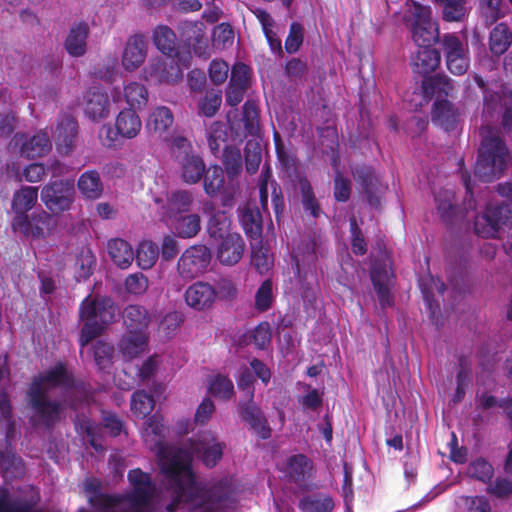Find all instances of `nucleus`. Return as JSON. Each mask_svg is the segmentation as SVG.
<instances>
[{"instance_id": "nucleus-59", "label": "nucleus", "mask_w": 512, "mask_h": 512, "mask_svg": "<svg viewBox=\"0 0 512 512\" xmlns=\"http://www.w3.org/2000/svg\"><path fill=\"white\" fill-rule=\"evenodd\" d=\"M273 257L269 250L262 245H253L251 248V264L260 274H265L273 266Z\"/></svg>"}, {"instance_id": "nucleus-49", "label": "nucleus", "mask_w": 512, "mask_h": 512, "mask_svg": "<svg viewBox=\"0 0 512 512\" xmlns=\"http://www.w3.org/2000/svg\"><path fill=\"white\" fill-rule=\"evenodd\" d=\"M245 170L248 174H255L262 161V148L257 139H249L244 146Z\"/></svg>"}, {"instance_id": "nucleus-9", "label": "nucleus", "mask_w": 512, "mask_h": 512, "mask_svg": "<svg viewBox=\"0 0 512 512\" xmlns=\"http://www.w3.org/2000/svg\"><path fill=\"white\" fill-rule=\"evenodd\" d=\"M203 188L210 197L221 196L223 207L231 208L239 192V184L231 179L225 180L224 170L218 165L210 166L203 175Z\"/></svg>"}, {"instance_id": "nucleus-35", "label": "nucleus", "mask_w": 512, "mask_h": 512, "mask_svg": "<svg viewBox=\"0 0 512 512\" xmlns=\"http://www.w3.org/2000/svg\"><path fill=\"white\" fill-rule=\"evenodd\" d=\"M435 202L441 220L447 226L454 225L458 210L454 193L450 190H441L435 195Z\"/></svg>"}, {"instance_id": "nucleus-25", "label": "nucleus", "mask_w": 512, "mask_h": 512, "mask_svg": "<svg viewBox=\"0 0 512 512\" xmlns=\"http://www.w3.org/2000/svg\"><path fill=\"white\" fill-rule=\"evenodd\" d=\"M203 211L210 216L207 223V232L210 238L218 241L232 235L233 232L230 231L231 220L225 211L215 210L212 202H205Z\"/></svg>"}, {"instance_id": "nucleus-55", "label": "nucleus", "mask_w": 512, "mask_h": 512, "mask_svg": "<svg viewBox=\"0 0 512 512\" xmlns=\"http://www.w3.org/2000/svg\"><path fill=\"white\" fill-rule=\"evenodd\" d=\"M176 230L182 238H192L201 230V218L198 214H189L177 218Z\"/></svg>"}, {"instance_id": "nucleus-52", "label": "nucleus", "mask_w": 512, "mask_h": 512, "mask_svg": "<svg viewBox=\"0 0 512 512\" xmlns=\"http://www.w3.org/2000/svg\"><path fill=\"white\" fill-rule=\"evenodd\" d=\"M208 390L216 398L229 400L234 395V384L228 376L217 374L210 380Z\"/></svg>"}, {"instance_id": "nucleus-62", "label": "nucleus", "mask_w": 512, "mask_h": 512, "mask_svg": "<svg viewBox=\"0 0 512 512\" xmlns=\"http://www.w3.org/2000/svg\"><path fill=\"white\" fill-rule=\"evenodd\" d=\"M221 103V91H207L198 104L199 114L208 118L213 117L218 112Z\"/></svg>"}, {"instance_id": "nucleus-28", "label": "nucleus", "mask_w": 512, "mask_h": 512, "mask_svg": "<svg viewBox=\"0 0 512 512\" xmlns=\"http://www.w3.org/2000/svg\"><path fill=\"white\" fill-rule=\"evenodd\" d=\"M89 35V26L86 22L74 24L66 37L65 49L72 57H81L87 50V38Z\"/></svg>"}, {"instance_id": "nucleus-14", "label": "nucleus", "mask_w": 512, "mask_h": 512, "mask_svg": "<svg viewBox=\"0 0 512 512\" xmlns=\"http://www.w3.org/2000/svg\"><path fill=\"white\" fill-rule=\"evenodd\" d=\"M84 492L87 495L88 503L94 509L101 512H110L118 505L124 503L121 494L102 493V482L95 477H88L84 480Z\"/></svg>"}, {"instance_id": "nucleus-64", "label": "nucleus", "mask_w": 512, "mask_h": 512, "mask_svg": "<svg viewBox=\"0 0 512 512\" xmlns=\"http://www.w3.org/2000/svg\"><path fill=\"white\" fill-rule=\"evenodd\" d=\"M273 300V283L270 279H266L256 291L255 309L258 312H266L272 307Z\"/></svg>"}, {"instance_id": "nucleus-20", "label": "nucleus", "mask_w": 512, "mask_h": 512, "mask_svg": "<svg viewBox=\"0 0 512 512\" xmlns=\"http://www.w3.org/2000/svg\"><path fill=\"white\" fill-rule=\"evenodd\" d=\"M454 90L453 81L445 74L437 73L424 77L421 81V92L425 101L448 100Z\"/></svg>"}, {"instance_id": "nucleus-58", "label": "nucleus", "mask_w": 512, "mask_h": 512, "mask_svg": "<svg viewBox=\"0 0 512 512\" xmlns=\"http://www.w3.org/2000/svg\"><path fill=\"white\" fill-rule=\"evenodd\" d=\"M244 128L249 135L259 132V108L255 101L247 100L242 107Z\"/></svg>"}, {"instance_id": "nucleus-47", "label": "nucleus", "mask_w": 512, "mask_h": 512, "mask_svg": "<svg viewBox=\"0 0 512 512\" xmlns=\"http://www.w3.org/2000/svg\"><path fill=\"white\" fill-rule=\"evenodd\" d=\"M174 122V116L170 108L166 106L156 107L149 115L147 127L156 133L167 131Z\"/></svg>"}, {"instance_id": "nucleus-29", "label": "nucleus", "mask_w": 512, "mask_h": 512, "mask_svg": "<svg viewBox=\"0 0 512 512\" xmlns=\"http://www.w3.org/2000/svg\"><path fill=\"white\" fill-rule=\"evenodd\" d=\"M432 121L441 126L445 131L456 128L459 112L449 100L435 101L432 106Z\"/></svg>"}, {"instance_id": "nucleus-15", "label": "nucleus", "mask_w": 512, "mask_h": 512, "mask_svg": "<svg viewBox=\"0 0 512 512\" xmlns=\"http://www.w3.org/2000/svg\"><path fill=\"white\" fill-rule=\"evenodd\" d=\"M157 57L153 59L146 68V78L155 83H174L181 79L183 72L174 59Z\"/></svg>"}, {"instance_id": "nucleus-1", "label": "nucleus", "mask_w": 512, "mask_h": 512, "mask_svg": "<svg viewBox=\"0 0 512 512\" xmlns=\"http://www.w3.org/2000/svg\"><path fill=\"white\" fill-rule=\"evenodd\" d=\"M159 467L166 480L173 500L166 506L167 512H175L181 502L189 504L193 510L205 508L220 511L232 494L231 482L222 478L210 487L196 481L192 469V456L182 448L159 449Z\"/></svg>"}, {"instance_id": "nucleus-8", "label": "nucleus", "mask_w": 512, "mask_h": 512, "mask_svg": "<svg viewBox=\"0 0 512 512\" xmlns=\"http://www.w3.org/2000/svg\"><path fill=\"white\" fill-rule=\"evenodd\" d=\"M507 224L512 225V206L488 204L484 213L475 217L474 231L482 238H495L501 227Z\"/></svg>"}, {"instance_id": "nucleus-40", "label": "nucleus", "mask_w": 512, "mask_h": 512, "mask_svg": "<svg viewBox=\"0 0 512 512\" xmlns=\"http://www.w3.org/2000/svg\"><path fill=\"white\" fill-rule=\"evenodd\" d=\"M51 149V141L46 133L40 132L26 140L20 148L23 157L34 159L48 153Z\"/></svg>"}, {"instance_id": "nucleus-2", "label": "nucleus", "mask_w": 512, "mask_h": 512, "mask_svg": "<svg viewBox=\"0 0 512 512\" xmlns=\"http://www.w3.org/2000/svg\"><path fill=\"white\" fill-rule=\"evenodd\" d=\"M119 308L111 297L88 295L79 306V316L83 322L79 344L84 347L100 336L116 321Z\"/></svg>"}, {"instance_id": "nucleus-16", "label": "nucleus", "mask_w": 512, "mask_h": 512, "mask_svg": "<svg viewBox=\"0 0 512 512\" xmlns=\"http://www.w3.org/2000/svg\"><path fill=\"white\" fill-rule=\"evenodd\" d=\"M224 447V444L210 433L200 436L191 445L192 452L208 468H213L221 460Z\"/></svg>"}, {"instance_id": "nucleus-56", "label": "nucleus", "mask_w": 512, "mask_h": 512, "mask_svg": "<svg viewBox=\"0 0 512 512\" xmlns=\"http://www.w3.org/2000/svg\"><path fill=\"white\" fill-rule=\"evenodd\" d=\"M155 401L149 393L144 390L135 391L131 397V410L138 417L144 418L154 408Z\"/></svg>"}, {"instance_id": "nucleus-46", "label": "nucleus", "mask_w": 512, "mask_h": 512, "mask_svg": "<svg viewBox=\"0 0 512 512\" xmlns=\"http://www.w3.org/2000/svg\"><path fill=\"white\" fill-rule=\"evenodd\" d=\"M159 255L160 249L158 245L152 241L145 240L138 245L134 258L141 269L147 270L155 265Z\"/></svg>"}, {"instance_id": "nucleus-18", "label": "nucleus", "mask_w": 512, "mask_h": 512, "mask_svg": "<svg viewBox=\"0 0 512 512\" xmlns=\"http://www.w3.org/2000/svg\"><path fill=\"white\" fill-rule=\"evenodd\" d=\"M186 304L196 311H206L212 308L216 300L214 286L204 281L191 284L184 293Z\"/></svg>"}, {"instance_id": "nucleus-19", "label": "nucleus", "mask_w": 512, "mask_h": 512, "mask_svg": "<svg viewBox=\"0 0 512 512\" xmlns=\"http://www.w3.org/2000/svg\"><path fill=\"white\" fill-rule=\"evenodd\" d=\"M352 175L354 180L361 185L368 203L375 208H380L381 201L378 195L380 182L374 169L367 165H357L352 168Z\"/></svg>"}, {"instance_id": "nucleus-37", "label": "nucleus", "mask_w": 512, "mask_h": 512, "mask_svg": "<svg viewBox=\"0 0 512 512\" xmlns=\"http://www.w3.org/2000/svg\"><path fill=\"white\" fill-rule=\"evenodd\" d=\"M53 218L45 211L34 213L31 219L28 218V225L23 230H18L26 236L35 239L45 238L53 228Z\"/></svg>"}, {"instance_id": "nucleus-54", "label": "nucleus", "mask_w": 512, "mask_h": 512, "mask_svg": "<svg viewBox=\"0 0 512 512\" xmlns=\"http://www.w3.org/2000/svg\"><path fill=\"white\" fill-rule=\"evenodd\" d=\"M442 7V18L447 22L461 21L465 15L466 0H434Z\"/></svg>"}, {"instance_id": "nucleus-60", "label": "nucleus", "mask_w": 512, "mask_h": 512, "mask_svg": "<svg viewBox=\"0 0 512 512\" xmlns=\"http://www.w3.org/2000/svg\"><path fill=\"white\" fill-rule=\"evenodd\" d=\"M467 473L476 480L488 483L494 475V468L487 460L480 457L469 464Z\"/></svg>"}, {"instance_id": "nucleus-23", "label": "nucleus", "mask_w": 512, "mask_h": 512, "mask_svg": "<svg viewBox=\"0 0 512 512\" xmlns=\"http://www.w3.org/2000/svg\"><path fill=\"white\" fill-rule=\"evenodd\" d=\"M239 412L243 421L252 429L261 439L266 440L271 437V428L268 425L262 410L253 402L247 400L246 403L239 404Z\"/></svg>"}, {"instance_id": "nucleus-63", "label": "nucleus", "mask_w": 512, "mask_h": 512, "mask_svg": "<svg viewBox=\"0 0 512 512\" xmlns=\"http://www.w3.org/2000/svg\"><path fill=\"white\" fill-rule=\"evenodd\" d=\"M76 427H79V429L86 434L89 444L96 451L103 450V445L101 444L102 434L100 425L96 424L89 418H84L76 423Z\"/></svg>"}, {"instance_id": "nucleus-10", "label": "nucleus", "mask_w": 512, "mask_h": 512, "mask_svg": "<svg viewBox=\"0 0 512 512\" xmlns=\"http://www.w3.org/2000/svg\"><path fill=\"white\" fill-rule=\"evenodd\" d=\"M128 480L132 486L130 493L122 494L124 503H129V510L126 512H141V509L148 506L155 492L150 474L136 468L128 472Z\"/></svg>"}, {"instance_id": "nucleus-22", "label": "nucleus", "mask_w": 512, "mask_h": 512, "mask_svg": "<svg viewBox=\"0 0 512 512\" xmlns=\"http://www.w3.org/2000/svg\"><path fill=\"white\" fill-rule=\"evenodd\" d=\"M84 112L93 121L108 117L110 100L107 92L99 87L89 88L84 96Z\"/></svg>"}, {"instance_id": "nucleus-61", "label": "nucleus", "mask_w": 512, "mask_h": 512, "mask_svg": "<svg viewBox=\"0 0 512 512\" xmlns=\"http://www.w3.org/2000/svg\"><path fill=\"white\" fill-rule=\"evenodd\" d=\"M300 191L304 210L309 211L313 217L317 218L320 215L321 209L315 197L313 187L306 178L300 180Z\"/></svg>"}, {"instance_id": "nucleus-4", "label": "nucleus", "mask_w": 512, "mask_h": 512, "mask_svg": "<svg viewBox=\"0 0 512 512\" xmlns=\"http://www.w3.org/2000/svg\"><path fill=\"white\" fill-rule=\"evenodd\" d=\"M27 403L31 410L29 422L32 426L53 428L61 420L62 404L48 397L47 389L38 382H31L27 390Z\"/></svg>"}, {"instance_id": "nucleus-39", "label": "nucleus", "mask_w": 512, "mask_h": 512, "mask_svg": "<svg viewBox=\"0 0 512 512\" xmlns=\"http://www.w3.org/2000/svg\"><path fill=\"white\" fill-rule=\"evenodd\" d=\"M147 346V337L143 331L127 332L119 342V349L125 358L133 359Z\"/></svg>"}, {"instance_id": "nucleus-33", "label": "nucleus", "mask_w": 512, "mask_h": 512, "mask_svg": "<svg viewBox=\"0 0 512 512\" xmlns=\"http://www.w3.org/2000/svg\"><path fill=\"white\" fill-rule=\"evenodd\" d=\"M77 187L84 198L96 200L102 196L103 183L96 170H87L80 175Z\"/></svg>"}, {"instance_id": "nucleus-24", "label": "nucleus", "mask_w": 512, "mask_h": 512, "mask_svg": "<svg viewBox=\"0 0 512 512\" xmlns=\"http://www.w3.org/2000/svg\"><path fill=\"white\" fill-rule=\"evenodd\" d=\"M147 56V42L144 35L131 36L125 45L122 54V65L127 71H134L140 67Z\"/></svg>"}, {"instance_id": "nucleus-5", "label": "nucleus", "mask_w": 512, "mask_h": 512, "mask_svg": "<svg viewBox=\"0 0 512 512\" xmlns=\"http://www.w3.org/2000/svg\"><path fill=\"white\" fill-rule=\"evenodd\" d=\"M412 10L403 18L412 40L418 46H431L442 37L437 22L432 20V11L417 1H411Z\"/></svg>"}, {"instance_id": "nucleus-42", "label": "nucleus", "mask_w": 512, "mask_h": 512, "mask_svg": "<svg viewBox=\"0 0 512 512\" xmlns=\"http://www.w3.org/2000/svg\"><path fill=\"white\" fill-rule=\"evenodd\" d=\"M258 185L270 186L271 188V201L274 208L276 217L282 213L284 209V198L280 185L272 179V170L268 164H265L262 168Z\"/></svg>"}, {"instance_id": "nucleus-50", "label": "nucleus", "mask_w": 512, "mask_h": 512, "mask_svg": "<svg viewBox=\"0 0 512 512\" xmlns=\"http://www.w3.org/2000/svg\"><path fill=\"white\" fill-rule=\"evenodd\" d=\"M310 469H312V462L304 454L292 455L287 461L288 474L294 482L303 481Z\"/></svg>"}, {"instance_id": "nucleus-11", "label": "nucleus", "mask_w": 512, "mask_h": 512, "mask_svg": "<svg viewBox=\"0 0 512 512\" xmlns=\"http://www.w3.org/2000/svg\"><path fill=\"white\" fill-rule=\"evenodd\" d=\"M211 261L210 249L203 244L188 247L177 262V272L183 279H194L203 274Z\"/></svg>"}, {"instance_id": "nucleus-17", "label": "nucleus", "mask_w": 512, "mask_h": 512, "mask_svg": "<svg viewBox=\"0 0 512 512\" xmlns=\"http://www.w3.org/2000/svg\"><path fill=\"white\" fill-rule=\"evenodd\" d=\"M245 247L242 236L237 232H233L232 235L218 240L216 257L220 264L234 266L242 259Z\"/></svg>"}, {"instance_id": "nucleus-41", "label": "nucleus", "mask_w": 512, "mask_h": 512, "mask_svg": "<svg viewBox=\"0 0 512 512\" xmlns=\"http://www.w3.org/2000/svg\"><path fill=\"white\" fill-rule=\"evenodd\" d=\"M420 287L424 302L430 313V318L432 320H435L437 314L440 313V305L438 301L434 299L433 288H435L440 295H443L446 290L445 283L441 281L439 278H434L430 276L429 283L426 284L422 282L420 284Z\"/></svg>"}, {"instance_id": "nucleus-44", "label": "nucleus", "mask_w": 512, "mask_h": 512, "mask_svg": "<svg viewBox=\"0 0 512 512\" xmlns=\"http://www.w3.org/2000/svg\"><path fill=\"white\" fill-rule=\"evenodd\" d=\"M240 224L245 234L257 239L262 234V216L258 209L244 207L240 212Z\"/></svg>"}, {"instance_id": "nucleus-51", "label": "nucleus", "mask_w": 512, "mask_h": 512, "mask_svg": "<svg viewBox=\"0 0 512 512\" xmlns=\"http://www.w3.org/2000/svg\"><path fill=\"white\" fill-rule=\"evenodd\" d=\"M94 361L97 367L104 372H108L113 365L114 347L103 341L98 340L93 346Z\"/></svg>"}, {"instance_id": "nucleus-30", "label": "nucleus", "mask_w": 512, "mask_h": 512, "mask_svg": "<svg viewBox=\"0 0 512 512\" xmlns=\"http://www.w3.org/2000/svg\"><path fill=\"white\" fill-rule=\"evenodd\" d=\"M153 43L164 55L178 56V45L175 32L167 25H158L153 30Z\"/></svg>"}, {"instance_id": "nucleus-32", "label": "nucleus", "mask_w": 512, "mask_h": 512, "mask_svg": "<svg viewBox=\"0 0 512 512\" xmlns=\"http://www.w3.org/2000/svg\"><path fill=\"white\" fill-rule=\"evenodd\" d=\"M141 120L135 110L123 109L116 117L115 127L124 138H135L141 130Z\"/></svg>"}, {"instance_id": "nucleus-57", "label": "nucleus", "mask_w": 512, "mask_h": 512, "mask_svg": "<svg viewBox=\"0 0 512 512\" xmlns=\"http://www.w3.org/2000/svg\"><path fill=\"white\" fill-rule=\"evenodd\" d=\"M228 139V126L224 122L215 121L211 124L208 133V146L215 155L220 151Z\"/></svg>"}, {"instance_id": "nucleus-13", "label": "nucleus", "mask_w": 512, "mask_h": 512, "mask_svg": "<svg viewBox=\"0 0 512 512\" xmlns=\"http://www.w3.org/2000/svg\"><path fill=\"white\" fill-rule=\"evenodd\" d=\"M38 199V188L23 186L16 191L12 199V209L15 212L12 226L14 230H23L28 225L27 212L30 211Z\"/></svg>"}, {"instance_id": "nucleus-21", "label": "nucleus", "mask_w": 512, "mask_h": 512, "mask_svg": "<svg viewBox=\"0 0 512 512\" xmlns=\"http://www.w3.org/2000/svg\"><path fill=\"white\" fill-rule=\"evenodd\" d=\"M421 48L411 57V69L415 76L422 78L432 75L441 63V54L432 46Z\"/></svg>"}, {"instance_id": "nucleus-26", "label": "nucleus", "mask_w": 512, "mask_h": 512, "mask_svg": "<svg viewBox=\"0 0 512 512\" xmlns=\"http://www.w3.org/2000/svg\"><path fill=\"white\" fill-rule=\"evenodd\" d=\"M78 135V122L71 115H65L56 128V146L60 154L69 155Z\"/></svg>"}, {"instance_id": "nucleus-3", "label": "nucleus", "mask_w": 512, "mask_h": 512, "mask_svg": "<svg viewBox=\"0 0 512 512\" xmlns=\"http://www.w3.org/2000/svg\"><path fill=\"white\" fill-rule=\"evenodd\" d=\"M509 159V150L502 138L490 134L482 139L474 174L483 182H491L502 175Z\"/></svg>"}, {"instance_id": "nucleus-6", "label": "nucleus", "mask_w": 512, "mask_h": 512, "mask_svg": "<svg viewBox=\"0 0 512 512\" xmlns=\"http://www.w3.org/2000/svg\"><path fill=\"white\" fill-rule=\"evenodd\" d=\"M173 159L180 165L182 180L187 184L198 183L206 169L202 157L194 153L191 142L182 136L174 137L171 143Z\"/></svg>"}, {"instance_id": "nucleus-31", "label": "nucleus", "mask_w": 512, "mask_h": 512, "mask_svg": "<svg viewBox=\"0 0 512 512\" xmlns=\"http://www.w3.org/2000/svg\"><path fill=\"white\" fill-rule=\"evenodd\" d=\"M107 250L113 263L121 269L128 268L134 260L132 246L123 239L116 238L109 240Z\"/></svg>"}, {"instance_id": "nucleus-7", "label": "nucleus", "mask_w": 512, "mask_h": 512, "mask_svg": "<svg viewBox=\"0 0 512 512\" xmlns=\"http://www.w3.org/2000/svg\"><path fill=\"white\" fill-rule=\"evenodd\" d=\"M448 71L456 76L467 73L470 67V51L466 41L455 33H445L439 39Z\"/></svg>"}, {"instance_id": "nucleus-48", "label": "nucleus", "mask_w": 512, "mask_h": 512, "mask_svg": "<svg viewBox=\"0 0 512 512\" xmlns=\"http://www.w3.org/2000/svg\"><path fill=\"white\" fill-rule=\"evenodd\" d=\"M124 98L128 109H141L148 102V91L142 83L130 82L124 86Z\"/></svg>"}, {"instance_id": "nucleus-43", "label": "nucleus", "mask_w": 512, "mask_h": 512, "mask_svg": "<svg viewBox=\"0 0 512 512\" xmlns=\"http://www.w3.org/2000/svg\"><path fill=\"white\" fill-rule=\"evenodd\" d=\"M512 43V33L509 30V27L504 23H499L496 25L491 33L489 39V45L491 52L500 56L504 54Z\"/></svg>"}, {"instance_id": "nucleus-38", "label": "nucleus", "mask_w": 512, "mask_h": 512, "mask_svg": "<svg viewBox=\"0 0 512 512\" xmlns=\"http://www.w3.org/2000/svg\"><path fill=\"white\" fill-rule=\"evenodd\" d=\"M334 507L333 498L322 492L305 495L298 503L302 512H332Z\"/></svg>"}, {"instance_id": "nucleus-45", "label": "nucleus", "mask_w": 512, "mask_h": 512, "mask_svg": "<svg viewBox=\"0 0 512 512\" xmlns=\"http://www.w3.org/2000/svg\"><path fill=\"white\" fill-rule=\"evenodd\" d=\"M222 163L224 173L227 178L236 181L243 169L242 155L238 148L234 146H225L223 150Z\"/></svg>"}, {"instance_id": "nucleus-34", "label": "nucleus", "mask_w": 512, "mask_h": 512, "mask_svg": "<svg viewBox=\"0 0 512 512\" xmlns=\"http://www.w3.org/2000/svg\"><path fill=\"white\" fill-rule=\"evenodd\" d=\"M123 321L129 332L144 331L150 322V316L145 307L131 304L123 311Z\"/></svg>"}, {"instance_id": "nucleus-36", "label": "nucleus", "mask_w": 512, "mask_h": 512, "mask_svg": "<svg viewBox=\"0 0 512 512\" xmlns=\"http://www.w3.org/2000/svg\"><path fill=\"white\" fill-rule=\"evenodd\" d=\"M194 202L193 194L187 190H176L170 193L166 202V215L168 218H177L178 215L190 210Z\"/></svg>"}, {"instance_id": "nucleus-53", "label": "nucleus", "mask_w": 512, "mask_h": 512, "mask_svg": "<svg viewBox=\"0 0 512 512\" xmlns=\"http://www.w3.org/2000/svg\"><path fill=\"white\" fill-rule=\"evenodd\" d=\"M459 512H491V505L485 496H459L456 500Z\"/></svg>"}, {"instance_id": "nucleus-27", "label": "nucleus", "mask_w": 512, "mask_h": 512, "mask_svg": "<svg viewBox=\"0 0 512 512\" xmlns=\"http://www.w3.org/2000/svg\"><path fill=\"white\" fill-rule=\"evenodd\" d=\"M32 382H38L41 387H44V384H49L52 387L72 388L74 376L67 370L66 364L59 361L42 375L34 377Z\"/></svg>"}, {"instance_id": "nucleus-12", "label": "nucleus", "mask_w": 512, "mask_h": 512, "mask_svg": "<svg viewBox=\"0 0 512 512\" xmlns=\"http://www.w3.org/2000/svg\"><path fill=\"white\" fill-rule=\"evenodd\" d=\"M74 195V183L69 180H57L45 185L41 199L53 213L63 212L70 208Z\"/></svg>"}]
</instances>
